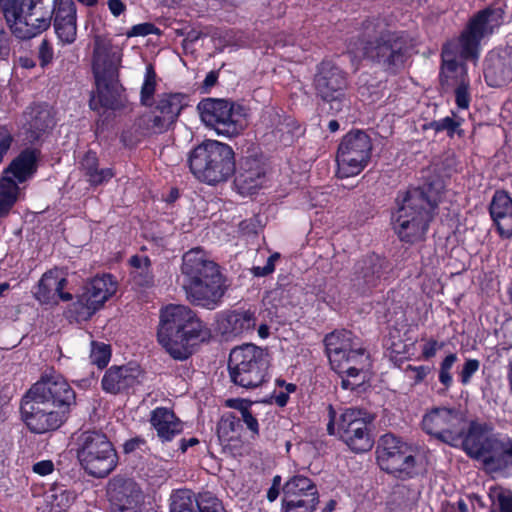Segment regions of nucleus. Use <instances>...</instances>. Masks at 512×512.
<instances>
[{
	"instance_id": "9b49d317",
	"label": "nucleus",
	"mask_w": 512,
	"mask_h": 512,
	"mask_svg": "<svg viewBox=\"0 0 512 512\" xmlns=\"http://www.w3.org/2000/svg\"><path fill=\"white\" fill-rule=\"evenodd\" d=\"M42 0H1V9L11 32L19 39H30L50 26V16Z\"/></svg>"
},
{
	"instance_id": "a18cd8bd",
	"label": "nucleus",
	"mask_w": 512,
	"mask_h": 512,
	"mask_svg": "<svg viewBox=\"0 0 512 512\" xmlns=\"http://www.w3.org/2000/svg\"><path fill=\"white\" fill-rule=\"evenodd\" d=\"M111 357V350L109 345L104 343L92 342V349L90 353V360L99 368L105 367Z\"/></svg>"
},
{
	"instance_id": "680f3d73",
	"label": "nucleus",
	"mask_w": 512,
	"mask_h": 512,
	"mask_svg": "<svg viewBox=\"0 0 512 512\" xmlns=\"http://www.w3.org/2000/svg\"><path fill=\"white\" fill-rule=\"evenodd\" d=\"M12 138L10 136H4L0 139V163L3 161L5 154L10 149Z\"/></svg>"
},
{
	"instance_id": "5fc2aeb1",
	"label": "nucleus",
	"mask_w": 512,
	"mask_h": 512,
	"mask_svg": "<svg viewBox=\"0 0 512 512\" xmlns=\"http://www.w3.org/2000/svg\"><path fill=\"white\" fill-rule=\"evenodd\" d=\"M33 471L41 476L49 475L54 470V464L51 460H43L33 465Z\"/></svg>"
},
{
	"instance_id": "4468645a",
	"label": "nucleus",
	"mask_w": 512,
	"mask_h": 512,
	"mask_svg": "<svg viewBox=\"0 0 512 512\" xmlns=\"http://www.w3.org/2000/svg\"><path fill=\"white\" fill-rule=\"evenodd\" d=\"M372 152L370 137L363 131L347 133L337 150V173L341 178L358 175L368 164Z\"/></svg>"
},
{
	"instance_id": "dca6fc26",
	"label": "nucleus",
	"mask_w": 512,
	"mask_h": 512,
	"mask_svg": "<svg viewBox=\"0 0 512 512\" xmlns=\"http://www.w3.org/2000/svg\"><path fill=\"white\" fill-rule=\"evenodd\" d=\"M405 41L396 33L387 32L374 42L361 43L351 48L355 58L369 59L388 71H396L404 64Z\"/></svg>"
},
{
	"instance_id": "8fccbe9b",
	"label": "nucleus",
	"mask_w": 512,
	"mask_h": 512,
	"mask_svg": "<svg viewBox=\"0 0 512 512\" xmlns=\"http://www.w3.org/2000/svg\"><path fill=\"white\" fill-rule=\"evenodd\" d=\"M431 368L429 366H412L408 365L405 369L406 375L414 381L415 384L422 382L426 376L430 373Z\"/></svg>"
},
{
	"instance_id": "09e8293b",
	"label": "nucleus",
	"mask_w": 512,
	"mask_h": 512,
	"mask_svg": "<svg viewBox=\"0 0 512 512\" xmlns=\"http://www.w3.org/2000/svg\"><path fill=\"white\" fill-rule=\"evenodd\" d=\"M480 367V362L477 359H468L463 364L460 371L461 383L466 385L470 382L471 377L475 374Z\"/></svg>"
},
{
	"instance_id": "864d4df0",
	"label": "nucleus",
	"mask_w": 512,
	"mask_h": 512,
	"mask_svg": "<svg viewBox=\"0 0 512 512\" xmlns=\"http://www.w3.org/2000/svg\"><path fill=\"white\" fill-rule=\"evenodd\" d=\"M39 60H40V64L41 66H46L48 65L49 63H51L52 59H53V48L51 46V44L49 43V41L47 40H42L40 46H39Z\"/></svg>"
},
{
	"instance_id": "f03ea898",
	"label": "nucleus",
	"mask_w": 512,
	"mask_h": 512,
	"mask_svg": "<svg viewBox=\"0 0 512 512\" xmlns=\"http://www.w3.org/2000/svg\"><path fill=\"white\" fill-rule=\"evenodd\" d=\"M183 288L189 301L197 306L215 309L224 295V279L218 265L200 248L183 255Z\"/></svg>"
},
{
	"instance_id": "de8ad7c7",
	"label": "nucleus",
	"mask_w": 512,
	"mask_h": 512,
	"mask_svg": "<svg viewBox=\"0 0 512 512\" xmlns=\"http://www.w3.org/2000/svg\"><path fill=\"white\" fill-rule=\"evenodd\" d=\"M460 125L461 121L453 117H445L432 123V127L436 131H447L450 136H452L457 131V128Z\"/></svg>"
},
{
	"instance_id": "6ab92c4d",
	"label": "nucleus",
	"mask_w": 512,
	"mask_h": 512,
	"mask_svg": "<svg viewBox=\"0 0 512 512\" xmlns=\"http://www.w3.org/2000/svg\"><path fill=\"white\" fill-rule=\"evenodd\" d=\"M21 413L30 431L37 434L57 430L69 415L61 409L53 408L26 395L22 399Z\"/></svg>"
},
{
	"instance_id": "a878e982",
	"label": "nucleus",
	"mask_w": 512,
	"mask_h": 512,
	"mask_svg": "<svg viewBox=\"0 0 512 512\" xmlns=\"http://www.w3.org/2000/svg\"><path fill=\"white\" fill-rule=\"evenodd\" d=\"M66 284V278L60 270H50L39 280L34 296L43 304H56L59 300L69 301L72 295L62 291Z\"/></svg>"
},
{
	"instance_id": "7ed1b4c3",
	"label": "nucleus",
	"mask_w": 512,
	"mask_h": 512,
	"mask_svg": "<svg viewBox=\"0 0 512 512\" xmlns=\"http://www.w3.org/2000/svg\"><path fill=\"white\" fill-rule=\"evenodd\" d=\"M439 201L440 193L433 191L431 186L427 190L412 188L400 193L391 217L399 238L406 242L422 239Z\"/></svg>"
},
{
	"instance_id": "13d9d810",
	"label": "nucleus",
	"mask_w": 512,
	"mask_h": 512,
	"mask_svg": "<svg viewBox=\"0 0 512 512\" xmlns=\"http://www.w3.org/2000/svg\"><path fill=\"white\" fill-rule=\"evenodd\" d=\"M226 406L239 410L241 415L249 411V402L243 399H228L226 400Z\"/></svg>"
},
{
	"instance_id": "4c0bfd02",
	"label": "nucleus",
	"mask_w": 512,
	"mask_h": 512,
	"mask_svg": "<svg viewBox=\"0 0 512 512\" xmlns=\"http://www.w3.org/2000/svg\"><path fill=\"white\" fill-rule=\"evenodd\" d=\"M491 512H512V491L502 486H491L488 491Z\"/></svg>"
},
{
	"instance_id": "79ce46f5",
	"label": "nucleus",
	"mask_w": 512,
	"mask_h": 512,
	"mask_svg": "<svg viewBox=\"0 0 512 512\" xmlns=\"http://www.w3.org/2000/svg\"><path fill=\"white\" fill-rule=\"evenodd\" d=\"M130 264L134 268L132 272L134 279L139 278L137 283L139 285H149L151 282V276L149 273L150 260L146 256H133L130 259Z\"/></svg>"
},
{
	"instance_id": "c85d7f7f",
	"label": "nucleus",
	"mask_w": 512,
	"mask_h": 512,
	"mask_svg": "<svg viewBox=\"0 0 512 512\" xmlns=\"http://www.w3.org/2000/svg\"><path fill=\"white\" fill-rule=\"evenodd\" d=\"M490 214L502 237L512 236V199L504 191H497L490 204Z\"/></svg>"
},
{
	"instance_id": "f704fd0d",
	"label": "nucleus",
	"mask_w": 512,
	"mask_h": 512,
	"mask_svg": "<svg viewBox=\"0 0 512 512\" xmlns=\"http://www.w3.org/2000/svg\"><path fill=\"white\" fill-rule=\"evenodd\" d=\"M225 322V333L242 335L254 330L256 317L249 310L233 311L226 316Z\"/></svg>"
},
{
	"instance_id": "7c9ffc66",
	"label": "nucleus",
	"mask_w": 512,
	"mask_h": 512,
	"mask_svg": "<svg viewBox=\"0 0 512 512\" xmlns=\"http://www.w3.org/2000/svg\"><path fill=\"white\" fill-rule=\"evenodd\" d=\"M151 425L162 442H169L183 431L182 422L174 412L165 407H157L151 413Z\"/></svg>"
},
{
	"instance_id": "393cba45",
	"label": "nucleus",
	"mask_w": 512,
	"mask_h": 512,
	"mask_svg": "<svg viewBox=\"0 0 512 512\" xmlns=\"http://www.w3.org/2000/svg\"><path fill=\"white\" fill-rule=\"evenodd\" d=\"M484 77L492 87H501L512 81V52L490 51L484 62Z\"/></svg>"
},
{
	"instance_id": "aec40b11",
	"label": "nucleus",
	"mask_w": 512,
	"mask_h": 512,
	"mask_svg": "<svg viewBox=\"0 0 512 512\" xmlns=\"http://www.w3.org/2000/svg\"><path fill=\"white\" fill-rule=\"evenodd\" d=\"M185 96L181 93H163L158 96L155 106L141 117L145 129L152 133H163L176 122L185 106Z\"/></svg>"
},
{
	"instance_id": "f8f14e48",
	"label": "nucleus",
	"mask_w": 512,
	"mask_h": 512,
	"mask_svg": "<svg viewBox=\"0 0 512 512\" xmlns=\"http://www.w3.org/2000/svg\"><path fill=\"white\" fill-rule=\"evenodd\" d=\"M376 453L380 468L394 477L405 480L417 474L413 449L394 435H383Z\"/></svg>"
},
{
	"instance_id": "423d86ee",
	"label": "nucleus",
	"mask_w": 512,
	"mask_h": 512,
	"mask_svg": "<svg viewBox=\"0 0 512 512\" xmlns=\"http://www.w3.org/2000/svg\"><path fill=\"white\" fill-rule=\"evenodd\" d=\"M122 50L110 41L97 36L93 51V73L96 82V94L90 100V107L113 109L117 103L121 85L119 68L122 62Z\"/></svg>"
},
{
	"instance_id": "ea45409f",
	"label": "nucleus",
	"mask_w": 512,
	"mask_h": 512,
	"mask_svg": "<svg viewBox=\"0 0 512 512\" xmlns=\"http://www.w3.org/2000/svg\"><path fill=\"white\" fill-rule=\"evenodd\" d=\"M319 503V493L314 492V497L304 499H283V512H314Z\"/></svg>"
},
{
	"instance_id": "cd10ccee",
	"label": "nucleus",
	"mask_w": 512,
	"mask_h": 512,
	"mask_svg": "<svg viewBox=\"0 0 512 512\" xmlns=\"http://www.w3.org/2000/svg\"><path fill=\"white\" fill-rule=\"evenodd\" d=\"M54 30L63 44H72L77 36L76 8L72 0H59L54 9Z\"/></svg>"
},
{
	"instance_id": "0e129e2a",
	"label": "nucleus",
	"mask_w": 512,
	"mask_h": 512,
	"mask_svg": "<svg viewBox=\"0 0 512 512\" xmlns=\"http://www.w3.org/2000/svg\"><path fill=\"white\" fill-rule=\"evenodd\" d=\"M288 399V393H285L283 391L274 394V401L280 407L285 406L288 402Z\"/></svg>"
},
{
	"instance_id": "1a4fd4ad",
	"label": "nucleus",
	"mask_w": 512,
	"mask_h": 512,
	"mask_svg": "<svg viewBox=\"0 0 512 512\" xmlns=\"http://www.w3.org/2000/svg\"><path fill=\"white\" fill-rule=\"evenodd\" d=\"M77 458L89 475L104 478L118 464V455L108 437L98 431H85L77 438Z\"/></svg>"
},
{
	"instance_id": "72a5a7b5",
	"label": "nucleus",
	"mask_w": 512,
	"mask_h": 512,
	"mask_svg": "<svg viewBox=\"0 0 512 512\" xmlns=\"http://www.w3.org/2000/svg\"><path fill=\"white\" fill-rule=\"evenodd\" d=\"M22 196L20 185L11 177L0 178V218L7 216Z\"/></svg>"
},
{
	"instance_id": "20e7f679",
	"label": "nucleus",
	"mask_w": 512,
	"mask_h": 512,
	"mask_svg": "<svg viewBox=\"0 0 512 512\" xmlns=\"http://www.w3.org/2000/svg\"><path fill=\"white\" fill-rule=\"evenodd\" d=\"M205 325L187 306L170 304L160 311L157 339L175 360L192 354V341L202 336Z\"/></svg>"
},
{
	"instance_id": "37998d69",
	"label": "nucleus",
	"mask_w": 512,
	"mask_h": 512,
	"mask_svg": "<svg viewBox=\"0 0 512 512\" xmlns=\"http://www.w3.org/2000/svg\"><path fill=\"white\" fill-rule=\"evenodd\" d=\"M412 501L407 497V490L403 487L396 489L388 502L389 512H409Z\"/></svg>"
},
{
	"instance_id": "a19ab883",
	"label": "nucleus",
	"mask_w": 512,
	"mask_h": 512,
	"mask_svg": "<svg viewBox=\"0 0 512 512\" xmlns=\"http://www.w3.org/2000/svg\"><path fill=\"white\" fill-rule=\"evenodd\" d=\"M156 73L151 65L146 67L144 82L140 92V102L144 106L152 105V98L156 91Z\"/></svg>"
},
{
	"instance_id": "39448f33",
	"label": "nucleus",
	"mask_w": 512,
	"mask_h": 512,
	"mask_svg": "<svg viewBox=\"0 0 512 512\" xmlns=\"http://www.w3.org/2000/svg\"><path fill=\"white\" fill-rule=\"evenodd\" d=\"M330 365L342 378L344 389H354L365 380L370 367L369 354L359 340L347 330L334 331L325 337Z\"/></svg>"
},
{
	"instance_id": "a211bd4d",
	"label": "nucleus",
	"mask_w": 512,
	"mask_h": 512,
	"mask_svg": "<svg viewBox=\"0 0 512 512\" xmlns=\"http://www.w3.org/2000/svg\"><path fill=\"white\" fill-rule=\"evenodd\" d=\"M459 443L470 457L497 466L501 439L492 433L490 425L472 421Z\"/></svg>"
},
{
	"instance_id": "6e6552de",
	"label": "nucleus",
	"mask_w": 512,
	"mask_h": 512,
	"mask_svg": "<svg viewBox=\"0 0 512 512\" xmlns=\"http://www.w3.org/2000/svg\"><path fill=\"white\" fill-rule=\"evenodd\" d=\"M268 353L254 345L244 344L231 350L228 361L232 382L245 389H254L268 380Z\"/></svg>"
},
{
	"instance_id": "f3484780",
	"label": "nucleus",
	"mask_w": 512,
	"mask_h": 512,
	"mask_svg": "<svg viewBox=\"0 0 512 512\" xmlns=\"http://www.w3.org/2000/svg\"><path fill=\"white\" fill-rule=\"evenodd\" d=\"M422 428L427 434L457 446L467 429V420L457 409L436 407L425 413Z\"/></svg>"
},
{
	"instance_id": "4d7b16f0",
	"label": "nucleus",
	"mask_w": 512,
	"mask_h": 512,
	"mask_svg": "<svg viewBox=\"0 0 512 512\" xmlns=\"http://www.w3.org/2000/svg\"><path fill=\"white\" fill-rule=\"evenodd\" d=\"M10 53L9 36L3 30L0 29V59H5Z\"/></svg>"
},
{
	"instance_id": "c756f323",
	"label": "nucleus",
	"mask_w": 512,
	"mask_h": 512,
	"mask_svg": "<svg viewBox=\"0 0 512 512\" xmlns=\"http://www.w3.org/2000/svg\"><path fill=\"white\" fill-rule=\"evenodd\" d=\"M264 179V168L260 160L246 157L240 162L235 183L241 193H252L259 188Z\"/></svg>"
},
{
	"instance_id": "5701e85b",
	"label": "nucleus",
	"mask_w": 512,
	"mask_h": 512,
	"mask_svg": "<svg viewBox=\"0 0 512 512\" xmlns=\"http://www.w3.org/2000/svg\"><path fill=\"white\" fill-rule=\"evenodd\" d=\"M143 373L137 364L111 366L104 374L101 385L105 392L119 394L141 383Z\"/></svg>"
},
{
	"instance_id": "473e14b6",
	"label": "nucleus",
	"mask_w": 512,
	"mask_h": 512,
	"mask_svg": "<svg viewBox=\"0 0 512 512\" xmlns=\"http://www.w3.org/2000/svg\"><path fill=\"white\" fill-rule=\"evenodd\" d=\"M80 168L88 182L92 185H101L114 176V172L111 168H98L97 155L92 151H88L83 156L80 162Z\"/></svg>"
},
{
	"instance_id": "9d476101",
	"label": "nucleus",
	"mask_w": 512,
	"mask_h": 512,
	"mask_svg": "<svg viewBox=\"0 0 512 512\" xmlns=\"http://www.w3.org/2000/svg\"><path fill=\"white\" fill-rule=\"evenodd\" d=\"M328 415V433L338 435L352 451L363 453L373 447L374 441L368 429V423L372 421V418L366 411L358 408H347L337 420L336 411L332 406H329Z\"/></svg>"
},
{
	"instance_id": "052dcab7",
	"label": "nucleus",
	"mask_w": 512,
	"mask_h": 512,
	"mask_svg": "<svg viewBox=\"0 0 512 512\" xmlns=\"http://www.w3.org/2000/svg\"><path fill=\"white\" fill-rule=\"evenodd\" d=\"M242 419L252 432L258 433V421L250 411L245 412V414L242 415Z\"/></svg>"
},
{
	"instance_id": "bb28decb",
	"label": "nucleus",
	"mask_w": 512,
	"mask_h": 512,
	"mask_svg": "<svg viewBox=\"0 0 512 512\" xmlns=\"http://www.w3.org/2000/svg\"><path fill=\"white\" fill-rule=\"evenodd\" d=\"M382 276L383 261L377 256H370L355 265L351 281L353 287L364 294L378 286Z\"/></svg>"
},
{
	"instance_id": "774afa93",
	"label": "nucleus",
	"mask_w": 512,
	"mask_h": 512,
	"mask_svg": "<svg viewBox=\"0 0 512 512\" xmlns=\"http://www.w3.org/2000/svg\"><path fill=\"white\" fill-rule=\"evenodd\" d=\"M279 492H280V488L271 485V487L267 491V499L270 502L275 501L277 499V497L279 496Z\"/></svg>"
},
{
	"instance_id": "e433bc0d",
	"label": "nucleus",
	"mask_w": 512,
	"mask_h": 512,
	"mask_svg": "<svg viewBox=\"0 0 512 512\" xmlns=\"http://www.w3.org/2000/svg\"><path fill=\"white\" fill-rule=\"evenodd\" d=\"M26 121L31 129L43 131L53 124V115L47 104H35L25 112Z\"/></svg>"
},
{
	"instance_id": "69168bd1",
	"label": "nucleus",
	"mask_w": 512,
	"mask_h": 512,
	"mask_svg": "<svg viewBox=\"0 0 512 512\" xmlns=\"http://www.w3.org/2000/svg\"><path fill=\"white\" fill-rule=\"evenodd\" d=\"M199 443V440L197 438H190L188 440L186 439H182L181 442H180V449L182 452H186V450L188 449V447H192L196 444Z\"/></svg>"
},
{
	"instance_id": "6e6d98bb",
	"label": "nucleus",
	"mask_w": 512,
	"mask_h": 512,
	"mask_svg": "<svg viewBox=\"0 0 512 512\" xmlns=\"http://www.w3.org/2000/svg\"><path fill=\"white\" fill-rule=\"evenodd\" d=\"M441 347L434 339L428 340L422 348V356L425 359H430L436 355L437 350Z\"/></svg>"
},
{
	"instance_id": "49530a36",
	"label": "nucleus",
	"mask_w": 512,
	"mask_h": 512,
	"mask_svg": "<svg viewBox=\"0 0 512 512\" xmlns=\"http://www.w3.org/2000/svg\"><path fill=\"white\" fill-rule=\"evenodd\" d=\"M458 358L455 353L447 355L440 364L439 369V381L446 387L449 388L452 384L451 369L457 362Z\"/></svg>"
},
{
	"instance_id": "0eeeda50",
	"label": "nucleus",
	"mask_w": 512,
	"mask_h": 512,
	"mask_svg": "<svg viewBox=\"0 0 512 512\" xmlns=\"http://www.w3.org/2000/svg\"><path fill=\"white\" fill-rule=\"evenodd\" d=\"M188 163L197 179L212 185L227 180L235 171L232 148L216 140H206L195 147Z\"/></svg>"
},
{
	"instance_id": "4be33fe9",
	"label": "nucleus",
	"mask_w": 512,
	"mask_h": 512,
	"mask_svg": "<svg viewBox=\"0 0 512 512\" xmlns=\"http://www.w3.org/2000/svg\"><path fill=\"white\" fill-rule=\"evenodd\" d=\"M107 496L112 512H140L142 491L132 479L120 476L112 478L107 486Z\"/></svg>"
},
{
	"instance_id": "338daca9",
	"label": "nucleus",
	"mask_w": 512,
	"mask_h": 512,
	"mask_svg": "<svg viewBox=\"0 0 512 512\" xmlns=\"http://www.w3.org/2000/svg\"><path fill=\"white\" fill-rule=\"evenodd\" d=\"M252 272L257 277H263V276H267V275L271 274V272L269 271V268H267L265 265L263 267H260V266L253 267Z\"/></svg>"
},
{
	"instance_id": "3c124183",
	"label": "nucleus",
	"mask_w": 512,
	"mask_h": 512,
	"mask_svg": "<svg viewBox=\"0 0 512 512\" xmlns=\"http://www.w3.org/2000/svg\"><path fill=\"white\" fill-rule=\"evenodd\" d=\"M500 446L499 462H497V467L512 463V438L501 440Z\"/></svg>"
},
{
	"instance_id": "e2e57ef3",
	"label": "nucleus",
	"mask_w": 512,
	"mask_h": 512,
	"mask_svg": "<svg viewBox=\"0 0 512 512\" xmlns=\"http://www.w3.org/2000/svg\"><path fill=\"white\" fill-rule=\"evenodd\" d=\"M218 79V74L214 71L209 72L204 79V87L209 89L213 87Z\"/></svg>"
},
{
	"instance_id": "603ef678",
	"label": "nucleus",
	"mask_w": 512,
	"mask_h": 512,
	"mask_svg": "<svg viewBox=\"0 0 512 512\" xmlns=\"http://www.w3.org/2000/svg\"><path fill=\"white\" fill-rule=\"evenodd\" d=\"M157 31V28L152 23H141L131 27L129 31H127V37H136V36H147L153 34Z\"/></svg>"
},
{
	"instance_id": "f257e3e1",
	"label": "nucleus",
	"mask_w": 512,
	"mask_h": 512,
	"mask_svg": "<svg viewBox=\"0 0 512 512\" xmlns=\"http://www.w3.org/2000/svg\"><path fill=\"white\" fill-rule=\"evenodd\" d=\"M503 15L504 11L501 8H488L480 11L458 39L449 41L443 47L441 85L446 89L455 87V100L460 109L469 107L470 80L466 67L458 63L457 57L477 59L480 40L492 34L503 23Z\"/></svg>"
},
{
	"instance_id": "2eb2a0df",
	"label": "nucleus",
	"mask_w": 512,
	"mask_h": 512,
	"mask_svg": "<svg viewBox=\"0 0 512 512\" xmlns=\"http://www.w3.org/2000/svg\"><path fill=\"white\" fill-rule=\"evenodd\" d=\"M26 396L67 413L76 404L75 391L67 380L53 369L45 371L28 390Z\"/></svg>"
},
{
	"instance_id": "2f4dec72",
	"label": "nucleus",
	"mask_w": 512,
	"mask_h": 512,
	"mask_svg": "<svg viewBox=\"0 0 512 512\" xmlns=\"http://www.w3.org/2000/svg\"><path fill=\"white\" fill-rule=\"evenodd\" d=\"M36 161L37 155L34 150H24L3 171V175L14 177V180L20 185L35 173Z\"/></svg>"
},
{
	"instance_id": "58836bf2",
	"label": "nucleus",
	"mask_w": 512,
	"mask_h": 512,
	"mask_svg": "<svg viewBox=\"0 0 512 512\" xmlns=\"http://www.w3.org/2000/svg\"><path fill=\"white\" fill-rule=\"evenodd\" d=\"M170 512H200L197 507V498L187 489L176 490L171 495Z\"/></svg>"
},
{
	"instance_id": "ddd939ff",
	"label": "nucleus",
	"mask_w": 512,
	"mask_h": 512,
	"mask_svg": "<svg viewBox=\"0 0 512 512\" xmlns=\"http://www.w3.org/2000/svg\"><path fill=\"white\" fill-rule=\"evenodd\" d=\"M201 120L217 134L232 137L246 127L242 109L224 99L208 98L198 104Z\"/></svg>"
},
{
	"instance_id": "c9c22d12",
	"label": "nucleus",
	"mask_w": 512,
	"mask_h": 512,
	"mask_svg": "<svg viewBox=\"0 0 512 512\" xmlns=\"http://www.w3.org/2000/svg\"><path fill=\"white\" fill-rule=\"evenodd\" d=\"M314 492L318 493V490L311 479L303 475H295L284 484L283 499H302L303 496L313 498Z\"/></svg>"
},
{
	"instance_id": "b1692460",
	"label": "nucleus",
	"mask_w": 512,
	"mask_h": 512,
	"mask_svg": "<svg viewBox=\"0 0 512 512\" xmlns=\"http://www.w3.org/2000/svg\"><path fill=\"white\" fill-rule=\"evenodd\" d=\"M347 86L344 72L329 61H323L315 76V88L326 101L338 99Z\"/></svg>"
},
{
	"instance_id": "c03bdc74",
	"label": "nucleus",
	"mask_w": 512,
	"mask_h": 512,
	"mask_svg": "<svg viewBox=\"0 0 512 512\" xmlns=\"http://www.w3.org/2000/svg\"><path fill=\"white\" fill-rule=\"evenodd\" d=\"M197 507L200 512H225L220 500L210 492H203L198 495Z\"/></svg>"
},
{
	"instance_id": "412c9836",
	"label": "nucleus",
	"mask_w": 512,
	"mask_h": 512,
	"mask_svg": "<svg viewBox=\"0 0 512 512\" xmlns=\"http://www.w3.org/2000/svg\"><path fill=\"white\" fill-rule=\"evenodd\" d=\"M116 290L117 283L111 275L95 277L73 303V312L81 320L89 319L115 294Z\"/></svg>"
},
{
	"instance_id": "bf43d9fd",
	"label": "nucleus",
	"mask_w": 512,
	"mask_h": 512,
	"mask_svg": "<svg viewBox=\"0 0 512 512\" xmlns=\"http://www.w3.org/2000/svg\"><path fill=\"white\" fill-rule=\"evenodd\" d=\"M108 7L114 16H119L125 11V4L121 0H108Z\"/></svg>"
}]
</instances>
